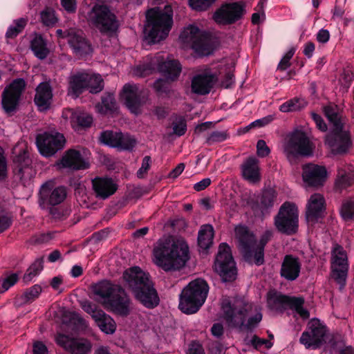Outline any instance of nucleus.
<instances>
[{
	"mask_svg": "<svg viewBox=\"0 0 354 354\" xmlns=\"http://www.w3.org/2000/svg\"><path fill=\"white\" fill-rule=\"evenodd\" d=\"M189 259V249L182 238L160 239L153 250V262L165 272L180 270Z\"/></svg>",
	"mask_w": 354,
	"mask_h": 354,
	"instance_id": "1",
	"label": "nucleus"
},
{
	"mask_svg": "<svg viewBox=\"0 0 354 354\" xmlns=\"http://www.w3.org/2000/svg\"><path fill=\"white\" fill-rule=\"evenodd\" d=\"M221 308L225 319L232 326H245L251 328L256 326L262 319V315L257 306L245 303L242 299L224 298Z\"/></svg>",
	"mask_w": 354,
	"mask_h": 354,
	"instance_id": "2",
	"label": "nucleus"
},
{
	"mask_svg": "<svg viewBox=\"0 0 354 354\" xmlns=\"http://www.w3.org/2000/svg\"><path fill=\"white\" fill-rule=\"evenodd\" d=\"M126 286L131 290L135 298L147 308H152L159 303V297L149 274L140 268L134 266L123 273Z\"/></svg>",
	"mask_w": 354,
	"mask_h": 354,
	"instance_id": "3",
	"label": "nucleus"
},
{
	"mask_svg": "<svg viewBox=\"0 0 354 354\" xmlns=\"http://www.w3.org/2000/svg\"><path fill=\"white\" fill-rule=\"evenodd\" d=\"M234 232L238 248L244 258L250 262L254 261L257 265H261L263 263L264 246L272 238V231H265L259 241L244 225L236 226Z\"/></svg>",
	"mask_w": 354,
	"mask_h": 354,
	"instance_id": "4",
	"label": "nucleus"
},
{
	"mask_svg": "<svg viewBox=\"0 0 354 354\" xmlns=\"http://www.w3.org/2000/svg\"><path fill=\"white\" fill-rule=\"evenodd\" d=\"M172 15L169 5L163 10L154 8L147 11L145 32L151 42L157 43L167 37L173 24Z\"/></svg>",
	"mask_w": 354,
	"mask_h": 354,
	"instance_id": "5",
	"label": "nucleus"
},
{
	"mask_svg": "<svg viewBox=\"0 0 354 354\" xmlns=\"http://www.w3.org/2000/svg\"><path fill=\"white\" fill-rule=\"evenodd\" d=\"M208 292L209 286L205 280L192 281L180 295V310L188 315L196 313L205 303Z\"/></svg>",
	"mask_w": 354,
	"mask_h": 354,
	"instance_id": "6",
	"label": "nucleus"
},
{
	"mask_svg": "<svg viewBox=\"0 0 354 354\" xmlns=\"http://www.w3.org/2000/svg\"><path fill=\"white\" fill-rule=\"evenodd\" d=\"M314 148L306 133L300 129L288 133L282 144L283 153L289 160L298 156H310Z\"/></svg>",
	"mask_w": 354,
	"mask_h": 354,
	"instance_id": "7",
	"label": "nucleus"
},
{
	"mask_svg": "<svg viewBox=\"0 0 354 354\" xmlns=\"http://www.w3.org/2000/svg\"><path fill=\"white\" fill-rule=\"evenodd\" d=\"M179 40L183 48L192 49L198 55H208L213 50L209 37L195 26L185 28Z\"/></svg>",
	"mask_w": 354,
	"mask_h": 354,
	"instance_id": "8",
	"label": "nucleus"
},
{
	"mask_svg": "<svg viewBox=\"0 0 354 354\" xmlns=\"http://www.w3.org/2000/svg\"><path fill=\"white\" fill-rule=\"evenodd\" d=\"M304 300L301 297H289L282 295L274 290H270L267 295V304L270 310L281 313L290 308L295 316L304 319L309 317V312L304 308Z\"/></svg>",
	"mask_w": 354,
	"mask_h": 354,
	"instance_id": "9",
	"label": "nucleus"
},
{
	"mask_svg": "<svg viewBox=\"0 0 354 354\" xmlns=\"http://www.w3.org/2000/svg\"><path fill=\"white\" fill-rule=\"evenodd\" d=\"M87 20L102 32H113L118 28L115 15L104 5H95L88 13Z\"/></svg>",
	"mask_w": 354,
	"mask_h": 354,
	"instance_id": "10",
	"label": "nucleus"
},
{
	"mask_svg": "<svg viewBox=\"0 0 354 354\" xmlns=\"http://www.w3.org/2000/svg\"><path fill=\"white\" fill-rule=\"evenodd\" d=\"M66 144L64 135L56 130L37 134L36 145L39 153L44 157H50L62 149Z\"/></svg>",
	"mask_w": 354,
	"mask_h": 354,
	"instance_id": "11",
	"label": "nucleus"
},
{
	"mask_svg": "<svg viewBox=\"0 0 354 354\" xmlns=\"http://www.w3.org/2000/svg\"><path fill=\"white\" fill-rule=\"evenodd\" d=\"M157 65L160 72L165 76L167 80L174 81L180 75L182 70L181 64L178 60L167 59L159 62V57L151 60L147 66H138L133 70V74L137 76H145L150 73Z\"/></svg>",
	"mask_w": 354,
	"mask_h": 354,
	"instance_id": "12",
	"label": "nucleus"
},
{
	"mask_svg": "<svg viewBox=\"0 0 354 354\" xmlns=\"http://www.w3.org/2000/svg\"><path fill=\"white\" fill-rule=\"evenodd\" d=\"M325 144L333 155L346 153L352 146L347 127L344 124L339 126V129L331 127L330 133L326 137Z\"/></svg>",
	"mask_w": 354,
	"mask_h": 354,
	"instance_id": "13",
	"label": "nucleus"
},
{
	"mask_svg": "<svg viewBox=\"0 0 354 354\" xmlns=\"http://www.w3.org/2000/svg\"><path fill=\"white\" fill-rule=\"evenodd\" d=\"M277 229L287 234H291L298 228V209L293 203H283L274 218Z\"/></svg>",
	"mask_w": 354,
	"mask_h": 354,
	"instance_id": "14",
	"label": "nucleus"
},
{
	"mask_svg": "<svg viewBox=\"0 0 354 354\" xmlns=\"http://www.w3.org/2000/svg\"><path fill=\"white\" fill-rule=\"evenodd\" d=\"M214 270L224 281H231L236 279L235 263L230 248L226 243H223L219 245L218 252L214 263Z\"/></svg>",
	"mask_w": 354,
	"mask_h": 354,
	"instance_id": "15",
	"label": "nucleus"
},
{
	"mask_svg": "<svg viewBox=\"0 0 354 354\" xmlns=\"http://www.w3.org/2000/svg\"><path fill=\"white\" fill-rule=\"evenodd\" d=\"M327 335L326 326L318 319H312L308 323L306 330L300 337V343L306 348L316 349L325 342Z\"/></svg>",
	"mask_w": 354,
	"mask_h": 354,
	"instance_id": "16",
	"label": "nucleus"
},
{
	"mask_svg": "<svg viewBox=\"0 0 354 354\" xmlns=\"http://www.w3.org/2000/svg\"><path fill=\"white\" fill-rule=\"evenodd\" d=\"M80 306L86 313L91 315L97 326L103 333L111 335L115 332V322L102 310L99 309L95 304H93L88 300L82 301Z\"/></svg>",
	"mask_w": 354,
	"mask_h": 354,
	"instance_id": "17",
	"label": "nucleus"
},
{
	"mask_svg": "<svg viewBox=\"0 0 354 354\" xmlns=\"http://www.w3.org/2000/svg\"><path fill=\"white\" fill-rule=\"evenodd\" d=\"M332 277L342 288L346 282L348 263L346 251L342 247L336 245L332 252Z\"/></svg>",
	"mask_w": 354,
	"mask_h": 354,
	"instance_id": "18",
	"label": "nucleus"
},
{
	"mask_svg": "<svg viewBox=\"0 0 354 354\" xmlns=\"http://www.w3.org/2000/svg\"><path fill=\"white\" fill-rule=\"evenodd\" d=\"M25 86V81L19 78L15 80L6 87L2 94V105L7 113L12 112L16 109Z\"/></svg>",
	"mask_w": 354,
	"mask_h": 354,
	"instance_id": "19",
	"label": "nucleus"
},
{
	"mask_svg": "<svg viewBox=\"0 0 354 354\" xmlns=\"http://www.w3.org/2000/svg\"><path fill=\"white\" fill-rule=\"evenodd\" d=\"M56 342L71 354H88L91 349V342L85 339L72 338L59 334Z\"/></svg>",
	"mask_w": 354,
	"mask_h": 354,
	"instance_id": "20",
	"label": "nucleus"
},
{
	"mask_svg": "<svg viewBox=\"0 0 354 354\" xmlns=\"http://www.w3.org/2000/svg\"><path fill=\"white\" fill-rule=\"evenodd\" d=\"M244 10L241 4L232 3L223 5L214 15V21L219 24H232L241 17Z\"/></svg>",
	"mask_w": 354,
	"mask_h": 354,
	"instance_id": "21",
	"label": "nucleus"
},
{
	"mask_svg": "<svg viewBox=\"0 0 354 354\" xmlns=\"http://www.w3.org/2000/svg\"><path fill=\"white\" fill-rule=\"evenodd\" d=\"M325 199L321 194L315 193L310 196L306 204V217L309 224H314L324 215Z\"/></svg>",
	"mask_w": 354,
	"mask_h": 354,
	"instance_id": "22",
	"label": "nucleus"
},
{
	"mask_svg": "<svg viewBox=\"0 0 354 354\" xmlns=\"http://www.w3.org/2000/svg\"><path fill=\"white\" fill-rule=\"evenodd\" d=\"M302 170L303 180L308 186H321L327 178V171L324 166L308 164L303 167Z\"/></svg>",
	"mask_w": 354,
	"mask_h": 354,
	"instance_id": "23",
	"label": "nucleus"
},
{
	"mask_svg": "<svg viewBox=\"0 0 354 354\" xmlns=\"http://www.w3.org/2000/svg\"><path fill=\"white\" fill-rule=\"evenodd\" d=\"M57 166L59 169L68 168L79 170L87 169L89 167V163L87 158L83 157L80 151L69 149L65 152Z\"/></svg>",
	"mask_w": 354,
	"mask_h": 354,
	"instance_id": "24",
	"label": "nucleus"
},
{
	"mask_svg": "<svg viewBox=\"0 0 354 354\" xmlns=\"http://www.w3.org/2000/svg\"><path fill=\"white\" fill-rule=\"evenodd\" d=\"M215 82V77L209 69L196 75L192 81V91L199 95L209 93Z\"/></svg>",
	"mask_w": 354,
	"mask_h": 354,
	"instance_id": "25",
	"label": "nucleus"
},
{
	"mask_svg": "<svg viewBox=\"0 0 354 354\" xmlns=\"http://www.w3.org/2000/svg\"><path fill=\"white\" fill-rule=\"evenodd\" d=\"M41 199L46 203L55 205L64 201L66 196V191L64 187H53L51 182L44 184L40 189Z\"/></svg>",
	"mask_w": 354,
	"mask_h": 354,
	"instance_id": "26",
	"label": "nucleus"
},
{
	"mask_svg": "<svg viewBox=\"0 0 354 354\" xmlns=\"http://www.w3.org/2000/svg\"><path fill=\"white\" fill-rule=\"evenodd\" d=\"M67 40L74 53L82 56L91 51L90 44L84 38L81 30L70 29L67 32Z\"/></svg>",
	"mask_w": 354,
	"mask_h": 354,
	"instance_id": "27",
	"label": "nucleus"
},
{
	"mask_svg": "<svg viewBox=\"0 0 354 354\" xmlns=\"http://www.w3.org/2000/svg\"><path fill=\"white\" fill-rule=\"evenodd\" d=\"M119 288L113 285L108 281H102L93 286L95 299L105 307L113 296L118 292Z\"/></svg>",
	"mask_w": 354,
	"mask_h": 354,
	"instance_id": "28",
	"label": "nucleus"
},
{
	"mask_svg": "<svg viewBox=\"0 0 354 354\" xmlns=\"http://www.w3.org/2000/svg\"><path fill=\"white\" fill-rule=\"evenodd\" d=\"M104 308L118 315L126 316L129 315L131 310L130 301L124 291L119 288Z\"/></svg>",
	"mask_w": 354,
	"mask_h": 354,
	"instance_id": "29",
	"label": "nucleus"
},
{
	"mask_svg": "<svg viewBox=\"0 0 354 354\" xmlns=\"http://www.w3.org/2000/svg\"><path fill=\"white\" fill-rule=\"evenodd\" d=\"M140 91L135 84H125L121 93V98L124 101L128 109L135 114L139 113L140 105Z\"/></svg>",
	"mask_w": 354,
	"mask_h": 354,
	"instance_id": "30",
	"label": "nucleus"
},
{
	"mask_svg": "<svg viewBox=\"0 0 354 354\" xmlns=\"http://www.w3.org/2000/svg\"><path fill=\"white\" fill-rule=\"evenodd\" d=\"M301 263L292 255L285 256L281 268V276L288 281L295 280L299 275Z\"/></svg>",
	"mask_w": 354,
	"mask_h": 354,
	"instance_id": "31",
	"label": "nucleus"
},
{
	"mask_svg": "<svg viewBox=\"0 0 354 354\" xmlns=\"http://www.w3.org/2000/svg\"><path fill=\"white\" fill-rule=\"evenodd\" d=\"M53 99L52 88L48 82L40 83L35 91V103L40 111H44L50 106Z\"/></svg>",
	"mask_w": 354,
	"mask_h": 354,
	"instance_id": "32",
	"label": "nucleus"
},
{
	"mask_svg": "<svg viewBox=\"0 0 354 354\" xmlns=\"http://www.w3.org/2000/svg\"><path fill=\"white\" fill-rule=\"evenodd\" d=\"M89 73L86 71L77 72L71 75L68 80V94L73 97H78L86 90Z\"/></svg>",
	"mask_w": 354,
	"mask_h": 354,
	"instance_id": "33",
	"label": "nucleus"
},
{
	"mask_svg": "<svg viewBox=\"0 0 354 354\" xmlns=\"http://www.w3.org/2000/svg\"><path fill=\"white\" fill-rule=\"evenodd\" d=\"M62 115L64 119L70 121L74 129H77L79 127H90L93 122V118L89 114L79 110L65 109Z\"/></svg>",
	"mask_w": 354,
	"mask_h": 354,
	"instance_id": "34",
	"label": "nucleus"
},
{
	"mask_svg": "<svg viewBox=\"0 0 354 354\" xmlns=\"http://www.w3.org/2000/svg\"><path fill=\"white\" fill-rule=\"evenodd\" d=\"M241 174L243 178L250 183H257L261 180L259 161L254 157H250L241 165Z\"/></svg>",
	"mask_w": 354,
	"mask_h": 354,
	"instance_id": "35",
	"label": "nucleus"
},
{
	"mask_svg": "<svg viewBox=\"0 0 354 354\" xmlns=\"http://www.w3.org/2000/svg\"><path fill=\"white\" fill-rule=\"evenodd\" d=\"M93 188L97 197L107 198L117 190V185L111 178H95L92 181Z\"/></svg>",
	"mask_w": 354,
	"mask_h": 354,
	"instance_id": "36",
	"label": "nucleus"
},
{
	"mask_svg": "<svg viewBox=\"0 0 354 354\" xmlns=\"http://www.w3.org/2000/svg\"><path fill=\"white\" fill-rule=\"evenodd\" d=\"M214 230L212 225H205L201 227L198 237V243L200 248L208 249L213 241Z\"/></svg>",
	"mask_w": 354,
	"mask_h": 354,
	"instance_id": "37",
	"label": "nucleus"
},
{
	"mask_svg": "<svg viewBox=\"0 0 354 354\" xmlns=\"http://www.w3.org/2000/svg\"><path fill=\"white\" fill-rule=\"evenodd\" d=\"M354 182V174L352 172L351 167H347L346 169L339 167L337 171V178L336 185L339 188H346Z\"/></svg>",
	"mask_w": 354,
	"mask_h": 354,
	"instance_id": "38",
	"label": "nucleus"
},
{
	"mask_svg": "<svg viewBox=\"0 0 354 354\" xmlns=\"http://www.w3.org/2000/svg\"><path fill=\"white\" fill-rule=\"evenodd\" d=\"M30 46L35 55L40 59L46 58L49 53L46 43L40 35L35 37L31 41Z\"/></svg>",
	"mask_w": 354,
	"mask_h": 354,
	"instance_id": "39",
	"label": "nucleus"
},
{
	"mask_svg": "<svg viewBox=\"0 0 354 354\" xmlns=\"http://www.w3.org/2000/svg\"><path fill=\"white\" fill-rule=\"evenodd\" d=\"M324 111L332 125L331 127L339 129V126L344 124L339 116L338 107L337 105L330 103L324 107Z\"/></svg>",
	"mask_w": 354,
	"mask_h": 354,
	"instance_id": "40",
	"label": "nucleus"
},
{
	"mask_svg": "<svg viewBox=\"0 0 354 354\" xmlns=\"http://www.w3.org/2000/svg\"><path fill=\"white\" fill-rule=\"evenodd\" d=\"M306 105L307 102L304 99L295 97L283 103L279 106V110L283 113L298 111L306 107Z\"/></svg>",
	"mask_w": 354,
	"mask_h": 354,
	"instance_id": "41",
	"label": "nucleus"
},
{
	"mask_svg": "<svg viewBox=\"0 0 354 354\" xmlns=\"http://www.w3.org/2000/svg\"><path fill=\"white\" fill-rule=\"evenodd\" d=\"M277 193L272 189L264 191L260 198L259 208L261 212L273 206L276 200Z\"/></svg>",
	"mask_w": 354,
	"mask_h": 354,
	"instance_id": "42",
	"label": "nucleus"
},
{
	"mask_svg": "<svg viewBox=\"0 0 354 354\" xmlns=\"http://www.w3.org/2000/svg\"><path fill=\"white\" fill-rule=\"evenodd\" d=\"M120 132H113L106 131L101 133L100 141L109 146L118 147L120 145Z\"/></svg>",
	"mask_w": 354,
	"mask_h": 354,
	"instance_id": "43",
	"label": "nucleus"
},
{
	"mask_svg": "<svg viewBox=\"0 0 354 354\" xmlns=\"http://www.w3.org/2000/svg\"><path fill=\"white\" fill-rule=\"evenodd\" d=\"M86 89L89 90L91 93H97L102 91L103 88V80L100 75L89 73V79L87 80Z\"/></svg>",
	"mask_w": 354,
	"mask_h": 354,
	"instance_id": "44",
	"label": "nucleus"
},
{
	"mask_svg": "<svg viewBox=\"0 0 354 354\" xmlns=\"http://www.w3.org/2000/svg\"><path fill=\"white\" fill-rule=\"evenodd\" d=\"M340 214L345 221H350L354 218V198H348L342 203Z\"/></svg>",
	"mask_w": 354,
	"mask_h": 354,
	"instance_id": "45",
	"label": "nucleus"
},
{
	"mask_svg": "<svg viewBox=\"0 0 354 354\" xmlns=\"http://www.w3.org/2000/svg\"><path fill=\"white\" fill-rule=\"evenodd\" d=\"M26 24V20L21 18L14 21V23L9 26L6 32V37L8 38H14L19 32L22 31Z\"/></svg>",
	"mask_w": 354,
	"mask_h": 354,
	"instance_id": "46",
	"label": "nucleus"
},
{
	"mask_svg": "<svg viewBox=\"0 0 354 354\" xmlns=\"http://www.w3.org/2000/svg\"><path fill=\"white\" fill-rule=\"evenodd\" d=\"M43 269V261L41 259L36 260L27 270L24 277L26 281H30L35 277L38 275Z\"/></svg>",
	"mask_w": 354,
	"mask_h": 354,
	"instance_id": "47",
	"label": "nucleus"
},
{
	"mask_svg": "<svg viewBox=\"0 0 354 354\" xmlns=\"http://www.w3.org/2000/svg\"><path fill=\"white\" fill-rule=\"evenodd\" d=\"M40 16L41 22L46 26H52L57 21L55 11L50 8H46L41 11Z\"/></svg>",
	"mask_w": 354,
	"mask_h": 354,
	"instance_id": "48",
	"label": "nucleus"
},
{
	"mask_svg": "<svg viewBox=\"0 0 354 354\" xmlns=\"http://www.w3.org/2000/svg\"><path fill=\"white\" fill-rule=\"evenodd\" d=\"M41 292V288L39 285H35L27 289L21 296L24 303L31 302L39 297Z\"/></svg>",
	"mask_w": 354,
	"mask_h": 354,
	"instance_id": "49",
	"label": "nucleus"
},
{
	"mask_svg": "<svg viewBox=\"0 0 354 354\" xmlns=\"http://www.w3.org/2000/svg\"><path fill=\"white\" fill-rule=\"evenodd\" d=\"M18 280V276L16 274H12L5 279H0V293L8 290L14 286Z\"/></svg>",
	"mask_w": 354,
	"mask_h": 354,
	"instance_id": "50",
	"label": "nucleus"
},
{
	"mask_svg": "<svg viewBox=\"0 0 354 354\" xmlns=\"http://www.w3.org/2000/svg\"><path fill=\"white\" fill-rule=\"evenodd\" d=\"M114 107V101L112 96H109L102 100L100 104L96 105L97 111L100 113H106L109 110Z\"/></svg>",
	"mask_w": 354,
	"mask_h": 354,
	"instance_id": "51",
	"label": "nucleus"
},
{
	"mask_svg": "<svg viewBox=\"0 0 354 354\" xmlns=\"http://www.w3.org/2000/svg\"><path fill=\"white\" fill-rule=\"evenodd\" d=\"M216 0H189L190 6L196 10H206Z\"/></svg>",
	"mask_w": 354,
	"mask_h": 354,
	"instance_id": "52",
	"label": "nucleus"
},
{
	"mask_svg": "<svg viewBox=\"0 0 354 354\" xmlns=\"http://www.w3.org/2000/svg\"><path fill=\"white\" fill-rule=\"evenodd\" d=\"M120 139L119 140V148L123 149H130L134 147L136 141L132 137L128 135H123L122 133H120Z\"/></svg>",
	"mask_w": 354,
	"mask_h": 354,
	"instance_id": "53",
	"label": "nucleus"
},
{
	"mask_svg": "<svg viewBox=\"0 0 354 354\" xmlns=\"http://www.w3.org/2000/svg\"><path fill=\"white\" fill-rule=\"evenodd\" d=\"M187 129L186 122L183 118H178L173 123L174 133L178 136L183 135Z\"/></svg>",
	"mask_w": 354,
	"mask_h": 354,
	"instance_id": "54",
	"label": "nucleus"
},
{
	"mask_svg": "<svg viewBox=\"0 0 354 354\" xmlns=\"http://www.w3.org/2000/svg\"><path fill=\"white\" fill-rule=\"evenodd\" d=\"M227 134L225 131H214L207 138V142L210 144L214 142H222L226 140Z\"/></svg>",
	"mask_w": 354,
	"mask_h": 354,
	"instance_id": "55",
	"label": "nucleus"
},
{
	"mask_svg": "<svg viewBox=\"0 0 354 354\" xmlns=\"http://www.w3.org/2000/svg\"><path fill=\"white\" fill-rule=\"evenodd\" d=\"M272 120H273V118L271 115H269L268 117H266V118H261L259 120H257L252 122V123H250L248 126H247L245 128V131H249V129L254 128V127H260L265 126V125L268 124V123H270V122H272Z\"/></svg>",
	"mask_w": 354,
	"mask_h": 354,
	"instance_id": "56",
	"label": "nucleus"
},
{
	"mask_svg": "<svg viewBox=\"0 0 354 354\" xmlns=\"http://www.w3.org/2000/svg\"><path fill=\"white\" fill-rule=\"evenodd\" d=\"M30 160L27 159L26 160V165L20 166L19 168V172L21 174L20 178H30L32 176L33 170L31 167H30Z\"/></svg>",
	"mask_w": 354,
	"mask_h": 354,
	"instance_id": "57",
	"label": "nucleus"
},
{
	"mask_svg": "<svg viewBox=\"0 0 354 354\" xmlns=\"http://www.w3.org/2000/svg\"><path fill=\"white\" fill-rule=\"evenodd\" d=\"M257 152L260 157H266L270 153V149L264 140H260L257 142Z\"/></svg>",
	"mask_w": 354,
	"mask_h": 354,
	"instance_id": "58",
	"label": "nucleus"
},
{
	"mask_svg": "<svg viewBox=\"0 0 354 354\" xmlns=\"http://www.w3.org/2000/svg\"><path fill=\"white\" fill-rule=\"evenodd\" d=\"M251 344L256 348L261 347L262 345H265L266 348H270L272 346V342L270 340L260 339L257 336H253L250 340Z\"/></svg>",
	"mask_w": 354,
	"mask_h": 354,
	"instance_id": "59",
	"label": "nucleus"
},
{
	"mask_svg": "<svg viewBox=\"0 0 354 354\" xmlns=\"http://www.w3.org/2000/svg\"><path fill=\"white\" fill-rule=\"evenodd\" d=\"M11 224L10 218L3 211H0V233L7 230Z\"/></svg>",
	"mask_w": 354,
	"mask_h": 354,
	"instance_id": "60",
	"label": "nucleus"
},
{
	"mask_svg": "<svg viewBox=\"0 0 354 354\" xmlns=\"http://www.w3.org/2000/svg\"><path fill=\"white\" fill-rule=\"evenodd\" d=\"M150 167V158L149 156H145L142 162V166L139 169L137 172V176L138 178H142L144 177L145 174L147 173Z\"/></svg>",
	"mask_w": 354,
	"mask_h": 354,
	"instance_id": "61",
	"label": "nucleus"
},
{
	"mask_svg": "<svg viewBox=\"0 0 354 354\" xmlns=\"http://www.w3.org/2000/svg\"><path fill=\"white\" fill-rule=\"evenodd\" d=\"M312 118L315 121L317 127L322 131H326L327 126L320 115L315 113H311Z\"/></svg>",
	"mask_w": 354,
	"mask_h": 354,
	"instance_id": "62",
	"label": "nucleus"
},
{
	"mask_svg": "<svg viewBox=\"0 0 354 354\" xmlns=\"http://www.w3.org/2000/svg\"><path fill=\"white\" fill-rule=\"evenodd\" d=\"M168 80L164 79H159L153 84L154 88L159 92H165L168 88Z\"/></svg>",
	"mask_w": 354,
	"mask_h": 354,
	"instance_id": "63",
	"label": "nucleus"
},
{
	"mask_svg": "<svg viewBox=\"0 0 354 354\" xmlns=\"http://www.w3.org/2000/svg\"><path fill=\"white\" fill-rule=\"evenodd\" d=\"M188 354H204V350L200 344L192 342L189 345Z\"/></svg>",
	"mask_w": 354,
	"mask_h": 354,
	"instance_id": "64",
	"label": "nucleus"
}]
</instances>
